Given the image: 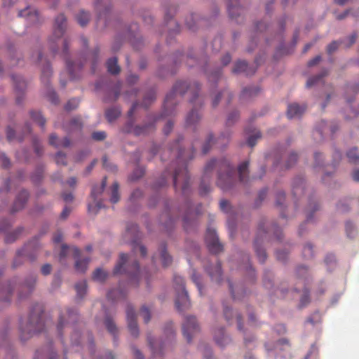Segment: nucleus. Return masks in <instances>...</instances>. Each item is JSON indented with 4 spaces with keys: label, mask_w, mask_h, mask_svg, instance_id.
<instances>
[{
    "label": "nucleus",
    "mask_w": 359,
    "mask_h": 359,
    "mask_svg": "<svg viewBox=\"0 0 359 359\" xmlns=\"http://www.w3.org/2000/svg\"><path fill=\"white\" fill-rule=\"evenodd\" d=\"M243 262H245V263L243 264V265L241 266V267L242 269H244L247 271H248L250 276L252 278H253L255 276V271L252 268L251 264L249 263V256L248 255H246L244 256Z\"/></svg>",
    "instance_id": "obj_55"
},
{
    "label": "nucleus",
    "mask_w": 359,
    "mask_h": 359,
    "mask_svg": "<svg viewBox=\"0 0 359 359\" xmlns=\"http://www.w3.org/2000/svg\"><path fill=\"white\" fill-rule=\"evenodd\" d=\"M247 69L248 63L245 61H238L233 69V72L234 73L246 72Z\"/></svg>",
    "instance_id": "obj_52"
},
{
    "label": "nucleus",
    "mask_w": 359,
    "mask_h": 359,
    "mask_svg": "<svg viewBox=\"0 0 359 359\" xmlns=\"http://www.w3.org/2000/svg\"><path fill=\"white\" fill-rule=\"evenodd\" d=\"M29 193L26 190L21 191L18 194L13 203L11 210L12 212H15L19 211L20 210H22L25 207V205L27 201Z\"/></svg>",
    "instance_id": "obj_21"
},
{
    "label": "nucleus",
    "mask_w": 359,
    "mask_h": 359,
    "mask_svg": "<svg viewBox=\"0 0 359 359\" xmlns=\"http://www.w3.org/2000/svg\"><path fill=\"white\" fill-rule=\"evenodd\" d=\"M140 314L143 317L144 323H148L151 319L149 310L146 306H142L140 310Z\"/></svg>",
    "instance_id": "obj_63"
},
{
    "label": "nucleus",
    "mask_w": 359,
    "mask_h": 359,
    "mask_svg": "<svg viewBox=\"0 0 359 359\" xmlns=\"http://www.w3.org/2000/svg\"><path fill=\"white\" fill-rule=\"evenodd\" d=\"M327 74V72L326 70H323L318 75L316 76L311 77L308 79L306 82V87L311 88L320 82L322 79Z\"/></svg>",
    "instance_id": "obj_42"
},
{
    "label": "nucleus",
    "mask_w": 359,
    "mask_h": 359,
    "mask_svg": "<svg viewBox=\"0 0 359 359\" xmlns=\"http://www.w3.org/2000/svg\"><path fill=\"white\" fill-rule=\"evenodd\" d=\"M68 53V45L67 40H65L63 41V50L62 53L65 57L67 69L69 72V76L72 79H75L78 76L77 72H79L81 67L82 65H75L73 62H72L69 59L66 57V55H67Z\"/></svg>",
    "instance_id": "obj_16"
},
{
    "label": "nucleus",
    "mask_w": 359,
    "mask_h": 359,
    "mask_svg": "<svg viewBox=\"0 0 359 359\" xmlns=\"http://www.w3.org/2000/svg\"><path fill=\"white\" fill-rule=\"evenodd\" d=\"M22 231V228H18L15 231L11 232L6 234L5 238V241L6 243H13L14 242L18 235Z\"/></svg>",
    "instance_id": "obj_53"
},
{
    "label": "nucleus",
    "mask_w": 359,
    "mask_h": 359,
    "mask_svg": "<svg viewBox=\"0 0 359 359\" xmlns=\"http://www.w3.org/2000/svg\"><path fill=\"white\" fill-rule=\"evenodd\" d=\"M230 139V135L229 133L222 134L216 141L214 140L213 136L212 134H210L206 140V141L204 142L202 147V152L203 154H206L210 149L211 146L214 144H219V147H223L224 146H226Z\"/></svg>",
    "instance_id": "obj_13"
},
{
    "label": "nucleus",
    "mask_w": 359,
    "mask_h": 359,
    "mask_svg": "<svg viewBox=\"0 0 359 359\" xmlns=\"http://www.w3.org/2000/svg\"><path fill=\"white\" fill-rule=\"evenodd\" d=\"M66 155L65 154L62 153V151H59L55 155V161L56 163L58 165H67V161H66Z\"/></svg>",
    "instance_id": "obj_59"
},
{
    "label": "nucleus",
    "mask_w": 359,
    "mask_h": 359,
    "mask_svg": "<svg viewBox=\"0 0 359 359\" xmlns=\"http://www.w3.org/2000/svg\"><path fill=\"white\" fill-rule=\"evenodd\" d=\"M191 279H192L193 282L196 284V285L198 290L199 294L201 295L203 286L201 283L200 276H198L195 272H194L191 276Z\"/></svg>",
    "instance_id": "obj_62"
},
{
    "label": "nucleus",
    "mask_w": 359,
    "mask_h": 359,
    "mask_svg": "<svg viewBox=\"0 0 359 359\" xmlns=\"http://www.w3.org/2000/svg\"><path fill=\"white\" fill-rule=\"evenodd\" d=\"M239 114L237 111L230 113L226 119V125L230 126L233 125L238 118Z\"/></svg>",
    "instance_id": "obj_61"
},
{
    "label": "nucleus",
    "mask_w": 359,
    "mask_h": 359,
    "mask_svg": "<svg viewBox=\"0 0 359 359\" xmlns=\"http://www.w3.org/2000/svg\"><path fill=\"white\" fill-rule=\"evenodd\" d=\"M228 12L231 18H236L240 15L241 8L238 2L240 0H228Z\"/></svg>",
    "instance_id": "obj_28"
},
{
    "label": "nucleus",
    "mask_w": 359,
    "mask_h": 359,
    "mask_svg": "<svg viewBox=\"0 0 359 359\" xmlns=\"http://www.w3.org/2000/svg\"><path fill=\"white\" fill-rule=\"evenodd\" d=\"M174 283L176 286L177 297L175 306L179 311H183L191 306V302L187 290L184 288V281L182 277L175 276Z\"/></svg>",
    "instance_id": "obj_6"
},
{
    "label": "nucleus",
    "mask_w": 359,
    "mask_h": 359,
    "mask_svg": "<svg viewBox=\"0 0 359 359\" xmlns=\"http://www.w3.org/2000/svg\"><path fill=\"white\" fill-rule=\"evenodd\" d=\"M297 161V154L294 152H292L288 157V159L285 164V168H291L296 163Z\"/></svg>",
    "instance_id": "obj_60"
},
{
    "label": "nucleus",
    "mask_w": 359,
    "mask_h": 359,
    "mask_svg": "<svg viewBox=\"0 0 359 359\" xmlns=\"http://www.w3.org/2000/svg\"><path fill=\"white\" fill-rule=\"evenodd\" d=\"M193 215L192 210L190 206L188 207V210L183 217V225L184 228L187 231L189 229V226L191 224V221L190 220V217Z\"/></svg>",
    "instance_id": "obj_54"
},
{
    "label": "nucleus",
    "mask_w": 359,
    "mask_h": 359,
    "mask_svg": "<svg viewBox=\"0 0 359 359\" xmlns=\"http://www.w3.org/2000/svg\"><path fill=\"white\" fill-rule=\"evenodd\" d=\"M199 89L200 87L198 83L190 84L187 81L176 82L172 91L165 97L163 104L164 111L161 117L172 116L174 114L173 107L176 104L178 95L182 96L186 92H190L192 94L190 102L194 103L198 97Z\"/></svg>",
    "instance_id": "obj_3"
},
{
    "label": "nucleus",
    "mask_w": 359,
    "mask_h": 359,
    "mask_svg": "<svg viewBox=\"0 0 359 359\" xmlns=\"http://www.w3.org/2000/svg\"><path fill=\"white\" fill-rule=\"evenodd\" d=\"M104 323L108 331L115 337L117 329L113 320L109 318H107Z\"/></svg>",
    "instance_id": "obj_56"
},
{
    "label": "nucleus",
    "mask_w": 359,
    "mask_h": 359,
    "mask_svg": "<svg viewBox=\"0 0 359 359\" xmlns=\"http://www.w3.org/2000/svg\"><path fill=\"white\" fill-rule=\"evenodd\" d=\"M201 119V114L196 107L194 106L191 111L188 114L186 118V125L187 126H195Z\"/></svg>",
    "instance_id": "obj_25"
},
{
    "label": "nucleus",
    "mask_w": 359,
    "mask_h": 359,
    "mask_svg": "<svg viewBox=\"0 0 359 359\" xmlns=\"http://www.w3.org/2000/svg\"><path fill=\"white\" fill-rule=\"evenodd\" d=\"M11 79L13 81L15 91L20 94L23 93L27 86L24 79L19 75H12Z\"/></svg>",
    "instance_id": "obj_27"
},
{
    "label": "nucleus",
    "mask_w": 359,
    "mask_h": 359,
    "mask_svg": "<svg viewBox=\"0 0 359 359\" xmlns=\"http://www.w3.org/2000/svg\"><path fill=\"white\" fill-rule=\"evenodd\" d=\"M222 98L225 99L226 103L229 104V103H230V102L231 100L232 95H231V93L227 90H224L222 92L218 93L212 100V107H217Z\"/></svg>",
    "instance_id": "obj_30"
},
{
    "label": "nucleus",
    "mask_w": 359,
    "mask_h": 359,
    "mask_svg": "<svg viewBox=\"0 0 359 359\" xmlns=\"http://www.w3.org/2000/svg\"><path fill=\"white\" fill-rule=\"evenodd\" d=\"M107 70L112 74H117L120 72V67L117 64V58L112 57L108 60L107 62Z\"/></svg>",
    "instance_id": "obj_35"
},
{
    "label": "nucleus",
    "mask_w": 359,
    "mask_h": 359,
    "mask_svg": "<svg viewBox=\"0 0 359 359\" xmlns=\"http://www.w3.org/2000/svg\"><path fill=\"white\" fill-rule=\"evenodd\" d=\"M126 318L128 329L133 336L137 337L139 334V329L137 323V318L135 310L131 305H128L126 309Z\"/></svg>",
    "instance_id": "obj_15"
},
{
    "label": "nucleus",
    "mask_w": 359,
    "mask_h": 359,
    "mask_svg": "<svg viewBox=\"0 0 359 359\" xmlns=\"http://www.w3.org/2000/svg\"><path fill=\"white\" fill-rule=\"evenodd\" d=\"M81 254L79 249L76 247H68L66 245H62L60 253V261L62 262V259L69 255H72L74 258H77Z\"/></svg>",
    "instance_id": "obj_23"
},
{
    "label": "nucleus",
    "mask_w": 359,
    "mask_h": 359,
    "mask_svg": "<svg viewBox=\"0 0 359 359\" xmlns=\"http://www.w3.org/2000/svg\"><path fill=\"white\" fill-rule=\"evenodd\" d=\"M161 258L162 259L163 266L164 267L170 266L172 262V257L167 252L165 245L161 249Z\"/></svg>",
    "instance_id": "obj_41"
},
{
    "label": "nucleus",
    "mask_w": 359,
    "mask_h": 359,
    "mask_svg": "<svg viewBox=\"0 0 359 359\" xmlns=\"http://www.w3.org/2000/svg\"><path fill=\"white\" fill-rule=\"evenodd\" d=\"M160 117L149 118V121L143 126H133V122L129 121L123 127V130L126 133H133L136 136L145 135L154 129V123Z\"/></svg>",
    "instance_id": "obj_8"
},
{
    "label": "nucleus",
    "mask_w": 359,
    "mask_h": 359,
    "mask_svg": "<svg viewBox=\"0 0 359 359\" xmlns=\"http://www.w3.org/2000/svg\"><path fill=\"white\" fill-rule=\"evenodd\" d=\"M80 255L77 258H74L75 261V269L78 272L83 273L87 269L88 264L89 263V259H80Z\"/></svg>",
    "instance_id": "obj_33"
},
{
    "label": "nucleus",
    "mask_w": 359,
    "mask_h": 359,
    "mask_svg": "<svg viewBox=\"0 0 359 359\" xmlns=\"http://www.w3.org/2000/svg\"><path fill=\"white\" fill-rule=\"evenodd\" d=\"M79 104V100L76 98H72L69 100L65 105V109L67 111H71L75 109Z\"/></svg>",
    "instance_id": "obj_58"
},
{
    "label": "nucleus",
    "mask_w": 359,
    "mask_h": 359,
    "mask_svg": "<svg viewBox=\"0 0 359 359\" xmlns=\"http://www.w3.org/2000/svg\"><path fill=\"white\" fill-rule=\"evenodd\" d=\"M318 210V205L312 198L309 199V207L306 210V221H309L312 219L313 212Z\"/></svg>",
    "instance_id": "obj_43"
},
{
    "label": "nucleus",
    "mask_w": 359,
    "mask_h": 359,
    "mask_svg": "<svg viewBox=\"0 0 359 359\" xmlns=\"http://www.w3.org/2000/svg\"><path fill=\"white\" fill-rule=\"evenodd\" d=\"M305 191L304 179L298 177L294 179L292 184V192L294 197H300Z\"/></svg>",
    "instance_id": "obj_22"
},
{
    "label": "nucleus",
    "mask_w": 359,
    "mask_h": 359,
    "mask_svg": "<svg viewBox=\"0 0 359 359\" xmlns=\"http://www.w3.org/2000/svg\"><path fill=\"white\" fill-rule=\"evenodd\" d=\"M43 306L36 304L32 308L27 321L25 324L22 320L20 323V339L25 341L32 336L35 332H40L43 330Z\"/></svg>",
    "instance_id": "obj_4"
},
{
    "label": "nucleus",
    "mask_w": 359,
    "mask_h": 359,
    "mask_svg": "<svg viewBox=\"0 0 359 359\" xmlns=\"http://www.w3.org/2000/svg\"><path fill=\"white\" fill-rule=\"evenodd\" d=\"M259 91V89L257 87H248L245 88L241 95V99L245 100L248 98L252 97L256 95Z\"/></svg>",
    "instance_id": "obj_38"
},
{
    "label": "nucleus",
    "mask_w": 359,
    "mask_h": 359,
    "mask_svg": "<svg viewBox=\"0 0 359 359\" xmlns=\"http://www.w3.org/2000/svg\"><path fill=\"white\" fill-rule=\"evenodd\" d=\"M118 188V182H114L111 187L110 201L112 203H116L119 201Z\"/></svg>",
    "instance_id": "obj_46"
},
{
    "label": "nucleus",
    "mask_w": 359,
    "mask_h": 359,
    "mask_svg": "<svg viewBox=\"0 0 359 359\" xmlns=\"http://www.w3.org/2000/svg\"><path fill=\"white\" fill-rule=\"evenodd\" d=\"M0 348L4 349L6 352V359H14L13 351L10 348H8V344L4 338H2V343L0 344Z\"/></svg>",
    "instance_id": "obj_50"
},
{
    "label": "nucleus",
    "mask_w": 359,
    "mask_h": 359,
    "mask_svg": "<svg viewBox=\"0 0 359 359\" xmlns=\"http://www.w3.org/2000/svg\"><path fill=\"white\" fill-rule=\"evenodd\" d=\"M215 339L216 343L220 346H225L229 341V339L224 336V330L222 328L219 329L217 332L215 333Z\"/></svg>",
    "instance_id": "obj_32"
},
{
    "label": "nucleus",
    "mask_w": 359,
    "mask_h": 359,
    "mask_svg": "<svg viewBox=\"0 0 359 359\" xmlns=\"http://www.w3.org/2000/svg\"><path fill=\"white\" fill-rule=\"evenodd\" d=\"M182 138L179 137L177 141L168 149V152L172 157L176 158L163 174L160 182L155 186L161 187L167 184L168 177H172L173 186L176 191L181 190L185 195L189 189V176L187 168V160L194 158V149L196 147V143H193V150L187 151L180 145V141Z\"/></svg>",
    "instance_id": "obj_1"
},
{
    "label": "nucleus",
    "mask_w": 359,
    "mask_h": 359,
    "mask_svg": "<svg viewBox=\"0 0 359 359\" xmlns=\"http://www.w3.org/2000/svg\"><path fill=\"white\" fill-rule=\"evenodd\" d=\"M78 23L81 26H86L90 20V14L87 12L81 11L76 16Z\"/></svg>",
    "instance_id": "obj_44"
},
{
    "label": "nucleus",
    "mask_w": 359,
    "mask_h": 359,
    "mask_svg": "<svg viewBox=\"0 0 359 359\" xmlns=\"http://www.w3.org/2000/svg\"><path fill=\"white\" fill-rule=\"evenodd\" d=\"M267 231L265 229V222H262L258 226L257 236L254 242V247L257 256L261 263H264L266 259V253L265 250L260 247V243H262V234H266Z\"/></svg>",
    "instance_id": "obj_12"
},
{
    "label": "nucleus",
    "mask_w": 359,
    "mask_h": 359,
    "mask_svg": "<svg viewBox=\"0 0 359 359\" xmlns=\"http://www.w3.org/2000/svg\"><path fill=\"white\" fill-rule=\"evenodd\" d=\"M121 114V109L118 107H111L105 112V116L108 121L112 122L116 120Z\"/></svg>",
    "instance_id": "obj_39"
},
{
    "label": "nucleus",
    "mask_w": 359,
    "mask_h": 359,
    "mask_svg": "<svg viewBox=\"0 0 359 359\" xmlns=\"http://www.w3.org/2000/svg\"><path fill=\"white\" fill-rule=\"evenodd\" d=\"M107 185V177H104L102 179V184L100 186H94L91 191V196L93 198L94 204L88 205V210L94 214L97 213V211L103 208L102 203L97 201L98 196L102 194L104 191V188Z\"/></svg>",
    "instance_id": "obj_10"
},
{
    "label": "nucleus",
    "mask_w": 359,
    "mask_h": 359,
    "mask_svg": "<svg viewBox=\"0 0 359 359\" xmlns=\"http://www.w3.org/2000/svg\"><path fill=\"white\" fill-rule=\"evenodd\" d=\"M214 263L215 265L213 266H206L205 271L209 274L212 281H215L217 283L219 284L222 280L221 263L217 259V258L215 259Z\"/></svg>",
    "instance_id": "obj_17"
},
{
    "label": "nucleus",
    "mask_w": 359,
    "mask_h": 359,
    "mask_svg": "<svg viewBox=\"0 0 359 359\" xmlns=\"http://www.w3.org/2000/svg\"><path fill=\"white\" fill-rule=\"evenodd\" d=\"M248 166H249V161H245L243 162L239 166H238V175H239V180L240 182L242 183H247L248 182L249 177H248Z\"/></svg>",
    "instance_id": "obj_29"
},
{
    "label": "nucleus",
    "mask_w": 359,
    "mask_h": 359,
    "mask_svg": "<svg viewBox=\"0 0 359 359\" xmlns=\"http://www.w3.org/2000/svg\"><path fill=\"white\" fill-rule=\"evenodd\" d=\"M219 206L220 209L226 213H229L231 209V206L229 201L225 199L221 200L219 203Z\"/></svg>",
    "instance_id": "obj_64"
},
{
    "label": "nucleus",
    "mask_w": 359,
    "mask_h": 359,
    "mask_svg": "<svg viewBox=\"0 0 359 359\" xmlns=\"http://www.w3.org/2000/svg\"><path fill=\"white\" fill-rule=\"evenodd\" d=\"M199 331V325L194 316H187L182 325V332L187 342H190L195 334Z\"/></svg>",
    "instance_id": "obj_11"
},
{
    "label": "nucleus",
    "mask_w": 359,
    "mask_h": 359,
    "mask_svg": "<svg viewBox=\"0 0 359 359\" xmlns=\"http://www.w3.org/2000/svg\"><path fill=\"white\" fill-rule=\"evenodd\" d=\"M83 124L79 117H74L69 121V126H65L66 130L69 131H73L76 130H81Z\"/></svg>",
    "instance_id": "obj_36"
},
{
    "label": "nucleus",
    "mask_w": 359,
    "mask_h": 359,
    "mask_svg": "<svg viewBox=\"0 0 359 359\" xmlns=\"http://www.w3.org/2000/svg\"><path fill=\"white\" fill-rule=\"evenodd\" d=\"M128 260V255L127 254H120L119 260L114 269V273L116 275L127 273L132 280L138 278L140 273L139 264L136 261H133L130 266L126 265Z\"/></svg>",
    "instance_id": "obj_5"
},
{
    "label": "nucleus",
    "mask_w": 359,
    "mask_h": 359,
    "mask_svg": "<svg viewBox=\"0 0 359 359\" xmlns=\"http://www.w3.org/2000/svg\"><path fill=\"white\" fill-rule=\"evenodd\" d=\"M313 255V250L312 245L310 243L306 244L303 249V256L306 259H309L311 258Z\"/></svg>",
    "instance_id": "obj_57"
},
{
    "label": "nucleus",
    "mask_w": 359,
    "mask_h": 359,
    "mask_svg": "<svg viewBox=\"0 0 359 359\" xmlns=\"http://www.w3.org/2000/svg\"><path fill=\"white\" fill-rule=\"evenodd\" d=\"M148 344L151 348L154 358L161 357L163 355V346L162 344L156 343L150 337H147Z\"/></svg>",
    "instance_id": "obj_24"
},
{
    "label": "nucleus",
    "mask_w": 359,
    "mask_h": 359,
    "mask_svg": "<svg viewBox=\"0 0 359 359\" xmlns=\"http://www.w3.org/2000/svg\"><path fill=\"white\" fill-rule=\"evenodd\" d=\"M107 277V273L102 269H97L93 275V280L99 282H104Z\"/></svg>",
    "instance_id": "obj_49"
},
{
    "label": "nucleus",
    "mask_w": 359,
    "mask_h": 359,
    "mask_svg": "<svg viewBox=\"0 0 359 359\" xmlns=\"http://www.w3.org/2000/svg\"><path fill=\"white\" fill-rule=\"evenodd\" d=\"M13 288L9 285L6 288H4L0 292V301L10 302Z\"/></svg>",
    "instance_id": "obj_45"
},
{
    "label": "nucleus",
    "mask_w": 359,
    "mask_h": 359,
    "mask_svg": "<svg viewBox=\"0 0 359 359\" xmlns=\"http://www.w3.org/2000/svg\"><path fill=\"white\" fill-rule=\"evenodd\" d=\"M205 241L211 253L217 254L223 250V246L219 241L216 231L214 229L211 227L207 229Z\"/></svg>",
    "instance_id": "obj_9"
},
{
    "label": "nucleus",
    "mask_w": 359,
    "mask_h": 359,
    "mask_svg": "<svg viewBox=\"0 0 359 359\" xmlns=\"http://www.w3.org/2000/svg\"><path fill=\"white\" fill-rule=\"evenodd\" d=\"M126 293L121 289H114L107 293V298L111 300H118L126 297Z\"/></svg>",
    "instance_id": "obj_40"
},
{
    "label": "nucleus",
    "mask_w": 359,
    "mask_h": 359,
    "mask_svg": "<svg viewBox=\"0 0 359 359\" xmlns=\"http://www.w3.org/2000/svg\"><path fill=\"white\" fill-rule=\"evenodd\" d=\"M306 109L305 104L300 106L297 103H292L287 107V116L289 118H298L304 113Z\"/></svg>",
    "instance_id": "obj_20"
},
{
    "label": "nucleus",
    "mask_w": 359,
    "mask_h": 359,
    "mask_svg": "<svg viewBox=\"0 0 359 359\" xmlns=\"http://www.w3.org/2000/svg\"><path fill=\"white\" fill-rule=\"evenodd\" d=\"M50 144L55 147H68L70 146L71 142L68 137H65L60 140L55 134H51L49 138Z\"/></svg>",
    "instance_id": "obj_26"
},
{
    "label": "nucleus",
    "mask_w": 359,
    "mask_h": 359,
    "mask_svg": "<svg viewBox=\"0 0 359 359\" xmlns=\"http://www.w3.org/2000/svg\"><path fill=\"white\" fill-rule=\"evenodd\" d=\"M52 75V69L48 63H46V65L42 68L41 72V81L46 86H48L49 79Z\"/></svg>",
    "instance_id": "obj_37"
},
{
    "label": "nucleus",
    "mask_w": 359,
    "mask_h": 359,
    "mask_svg": "<svg viewBox=\"0 0 359 359\" xmlns=\"http://www.w3.org/2000/svg\"><path fill=\"white\" fill-rule=\"evenodd\" d=\"M40 244L36 238L26 244L22 249L17 252V256L13 262V267L15 268L19 266L20 264L18 263V259L23 257H27L29 260L34 261L36 259V252L40 249Z\"/></svg>",
    "instance_id": "obj_7"
},
{
    "label": "nucleus",
    "mask_w": 359,
    "mask_h": 359,
    "mask_svg": "<svg viewBox=\"0 0 359 359\" xmlns=\"http://www.w3.org/2000/svg\"><path fill=\"white\" fill-rule=\"evenodd\" d=\"M66 29V18L63 14L56 17L54 23L53 36L56 39H60Z\"/></svg>",
    "instance_id": "obj_18"
},
{
    "label": "nucleus",
    "mask_w": 359,
    "mask_h": 359,
    "mask_svg": "<svg viewBox=\"0 0 359 359\" xmlns=\"http://www.w3.org/2000/svg\"><path fill=\"white\" fill-rule=\"evenodd\" d=\"M75 290L76 291V297L78 299H82L86 294L87 290V283L86 280H81L78 282L75 285Z\"/></svg>",
    "instance_id": "obj_34"
},
{
    "label": "nucleus",
    "mask_w": 359,
    "mask_h": 359,
    "mask_svg": "<svg viewBox=\"0 0 359 359\" xmlns=\"http://www.w3.org/2000/svg\"><path fill=\"white\" fill-rule=\"evenodd\" d=\"M228 283L229 290L233 299H241L244 297V294L246 293L245 290L241 286L238 287L236 285L235 287L230 280H229Z\"/></svg>",
    "instance_id": "obj_31"
},
{
    "label": "nucleus",
    "mask_w": 359,
    "mask_h": 359,
    "mask_svg": "<svg viewBox=\"0 0 359 359\" xmlns=\"http://www.w3.org/2000/svg\"><path fill=\"white\" fill-rule=\"evenodd\" d=\"M261 137H262V135H261L260 131L255 130L253 134L251 135L248 138V140H247L248 145L250 146V147H253L256 144L257 140L261 138Z\"/></svg>",
    "instance_id": "obj_51"
},
{
    "label": "nucleus",
    "mask_w": 359,
    "mask_h": 359,
    "mask_svg": "<svg viewBox=\"0 0 359 359\" xmlns=\"http://www.w3.org/2000/svg\"><path fill=\"white\" fill-rule=\"evenodd\" d=\"M19 17H24L30 24H36L39 22V15L38 12L30 7H27L18 13Z\"/></svg>",
    "instance_id": "obj_19"
},
{
    "label": "nucleus",
    "mask_w": 359,
    "mask_h": 359,
    "mask_svg": "<svg viewBox=\"0 0 359 359\" xmlns=\"http://www.w3.org/2000/svg\"><path fill=\"white\" fill-rule=\"evenodd\" d=\"M78 320L77 313L72 309H67L65 313H61L57 326L58 334L61 335L62 329L69 323H74Z\"/></svg>",
    "instance_id": "obj_14"
},
{
    "label": "nucleus",
    "mask_w": 359,
    "mask_h": 359,
    "mask_svg": "<svg viewBox=\"0 0 359 359\" xmlns=\"http://www.w3.org/2000/svg\"><path fill=\"white\" fill-rule=\"evenodd\" d=\"M216 168H219L217 185L224 191H230L234 187L236 184L233 176L235 172L229 163L226 160L218 162L215 159H212L204 168L199 188L201 195H205L211 191L210 181Z\"/></svg>",
    "instance_id": "obj_2"
},
{
    "label": "nucleus",
    "mask_w": 359,
    "mask_h": 359,
    "mask_svg": "<svg viewBox=\"0 0 359 359\" xmlns=\"http://www.w3.org/2000/svg\"><path fill=\"white\" fill-rule=\"evenodd\" d=\"M350 163L353 164L359 163V155L355 147L351 149L346 154Z\"/></svg>",
    "instance_id": "obj_47"
},
{
    "label": "nucleus",
    "mask_w": 359,
    "mask_h": 359,
    "mask_svg": "<svg viewBox=\"0 0 359 359\" xmlns=\"http://www.w3.org/2000/svg\"><path fill=\"white\" fill-rule=\"evenodd\" d=\"M30 116L42 128H44L46 124V119L43 117L39 111H31Z\"/></svg>",
    "instance_id": "obj_48"
}]
</instances>
